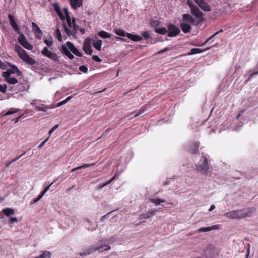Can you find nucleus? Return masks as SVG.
Returning a JSON list of instances; mask_svg holds the SVG:
<instances>
[{"label":"nucleus","mask_w":258,"mask_h":258,"mask_svg":"<svg viewBox=\"0 0 258 258\" xmlns=\"http://www.w3.org/2000/svg\"><path fill=\"white\" fill-rule=\"evenodd\" d=\"M255 211L253 208L237 210L227 212L224 216L230 219H242L251 216Z\"/></svg>","instance_id":"nucleus-1"},{"label":"nucleus","mask_w":258,"mask_h":258,"mask_svg":"<svg viewBox=\"0 0 258 258\" xmlns=\"http://www.w3.org/2000/svg\"><path fill=\"white\" fill-rule=\"evenodd\" d=\"M15 50L19 57L26 63L30 65H34L36 63V61L33 58L30 57L26 51L19 45H16L15 46Z\"/></svg>","instance_id":"nucleus-2"},{"label":"nucleus","mask_w":258,"mask_h":258,"mask_svg":"<svg viewBox=\"0 0 258 258\" xmlns=\"http://www.w3.org/2000/svg\"><path fill=\"white\" fill-rule=\"evenodd\" d=\"M210 165L208 158L205 156L203 157L196 166V170L202 174H205L208 173Z\"/></svg>","instance_id":"nucleus-3"},{"label":"nucleus","mask_w":258,"mask_h":258,"mask_svg":"<svg viewBox=\"0 0 258 258\" xmlns=\"http://www.w3.org/2000/svg\"><path fill=\"white\" fill-rule=\"evenodd\" d=\"M111 247L108 245L106 244H102L101 245H100L97 247H92L89 248L88 250L83 253H81V255H89L92 252L96 251V250H99L100 252H102L103 251L107 250L109 249H110Z\"/></svg>","instance_id":"nucleus-4"},{"label":"nucleus","mask_w":258,"mask_h":258,"mask_svg":"<svg viewBox=\"0 0 258 258\" xmlns=\"http://www.w3.org/2000/svg\"><path fill=\"white\" fill-rule=\"evenodd\" d=\"M19 34V36L18 37V41L19 43L25 48L29 50H32L33 48V45L28 41L23 32H22Z\"/></svg>","instance_id":"nucleus-5"},{"label":"nucleus","mask_w":258,"mask_h":258,"mask_svg":"<svg viewBox=\"0 0 258 258\" xmlns=\"http://www.w3.org/2000/svg\"><path fill=\"white\" fill-rule=\"evenodd\" d=\"M11 67L10 69H8L7 71L3 72L2 75L5 76H11L12 74H16L17 76H21L22 75V73L18 69V67L12 64H9Z\"/></svg>","instance_id":"nucleus-6"},{"label":"nucleus","mask_w":258,"mask_h":258,"mask_svg":"<svg viewBox=\"0 0 258 258\" xmlns=\"http://www.w3.org/2000/svg\"><path fill=\"white\" fill-rule=\"evenodd\" d=\"M191 13L195 17V19H194L195 25L204 21L203 14L198 7L191 11Z\"/></svg>","instance_id":"nucleus-7"},{"label":"nucleus","mask_w":258,"mask_h":258,"mask_svg":"<svg viewBox=\"0 0 258 258\" xmlns=\"http://www.w3.org/2000/svg\"><path fill=\"white\" fill-rule=\"evenodd\" d=\"M167 31H168L167 36L170 37L176 36L180 32V29L177 26L172 24L168 25Z\"/></svg>","instance_id":"nucleus-8"},{"label":"nucleus","mask_w":258,"mask_h":258,"mask_svg":"<svg viewBox=\"0 0 258 258\" xmlns=\"http://www.w3.org/2000/svg\"><path fill=\"white\" fill-rule=\"evenodd\" d=\"M41 54L54 61H58V56L55 52H52L49 50L47 47H45L41 51Z\"/></svg>","instance_id":"nucleus-9"},{"label":"nucleus","mask_w":258,"mask_h":258,"mask_svg":"<svg viewBox=\"0 0 258 258\" xmlns=\"http://www.w3.org/2000/svg\"><path fill=\"white\" fill-rule=\"evenodd\" d=\"M92 40H93L91 39H86L84 43V45H83V49L84 51H85V52L86 54H88L89 55H91L93 52V50L91 48V44H92Z\"/></svg>","instance_id":"nucleus-10"},{"label":"nucleus","mask_w":258,"mask_h":258,"mask_svg":"<svg viewBox=\"0 0 258 258\" xmlns=\"http://www.w3.org/2000/svg\"><path fill=\"white\" fill-rule=\"evenodd\" d=\"M8 17H9V21H10V24L11 26H12V28L15 31V32H16L18 34H19L21 32H22L20 31V30L17 25V23L14 19V17L13 16H12V15L10 14V15H9Z\"/></svg>","instance_id":"nucleus-11"},{"label":"nucleus","mask_w":258,"mask_h":258,"mask_svg":"<svg viewBox=\"0 0 258 258\" xmlns=\"http://www.w3.org/2000/svg\"><path fill=\"white\" fill-rule=\"evenodd\" d=\"M66 45L69 49L76 55L78 56H82V53L75 47L74 44L70 41H68L66 43Z\"/></svg>","instance_id":"nucleus-12"},{"label":"nucleus","mask_w":258,"mask_h":258,"mask_svg":"<svg viewBox=\"0 0 258 258\" xmlns=\"http://www.w3.org/2000/svg\"><path fill=\"white\" fill-rule=\"evenodd\" d=\"M219 228V225H215L211 227H202L198 229V233L207 232L213 230H217Z\"/></svg>","instance_id":"nucleus-13"},{"label":"nucleus","mask_w":258,"mask_h":258,"mask_svg":"<svg viewBox=\"0 0 258 258\" xmlns=\"http://www.w3.org/2000/svg\"><path fill=\"white\" fill-rule=\"evenodd\" d=\"M83 0H70V4L74 10H76L83 5Z\"/></svg>","instance_id":"nucleus-14"},{"label":"nucleus","mask_w":258,"mask_h":258,"mask_svg":"<svg viewBox=\"0 0 258 258\" xmlns=\"http://www.w3.org/2000/svg\"><path fill=\"white\" fill-rule=\"evenodd\" d=\"M69 48L67 45H63L61 47V52L65 54L67 56H68L70 59H73L74 58V56L71 53V52L69 50Z\"/></svg>","instance_id":"nucleus-15"},{"label":"nucleus","mask_w":258,"mask_h":258,"mask_svg":"<svg viewBox=\"0 0 258 258\" xmlns=\"http://www.w3.org/2000/svg\"><path fill=\"white\" fill-rule=\"evenodd\" d=\"M32 30L36 34V37L41 38L42 35V32L38 25L34 22L32 23Z\"/></svg>","instance_id":"nucleus-16"},{"label":"nucleus","mask_w":258,"mask_h":258,"mask_svg":"<svg viewBox=\"0 0 258 258\" xmlns=\"http://www.w3.org/2000/svg\"><path fill=\"white\" fill-rule=\"evenodd\" d=\"M5 78V81L9 84L15 85L18 83V81L15 78L12 77L11 76L2 75Z\"/></svg>","instance_id":"nucleus-17"},{"label":"nucleus","mask_w":258,"mask_h":258,"mask_svg":"<svg viewBox=\"0 0 258 258\" xmlns=\"http://www.w3.org/2000/svg\"><path fill=\"white\" fill-rule=\"evenodd\" d=\"M73 28L75 33H77L78 31H79L82 34H84L85 32V29L83 28L80 27L76 24V20L75 19H73Z\"/></svg>","instance_id":"nucleus-18"},{"label":"nucleus","mask_w":258,"mask_h":258,"mask_svg":"<svg viewBox=\"0 0 258 258\" xmlns=\"http://www.w3.org/2000/svg\"><path fill=\"white\" fill-rule=\"evenodd\" d=\"M183 21L190 23L192 25H195V19L189 14H183L182 15Z\"/></svg>","instance_id":"nucleus-19"},{"label":"nucleus","mask_w":258,"mask_h":258,"mask_svg":"<svg viewBox=\"0 0 258 258\" xmlns=\"http://www.w3.org/2000/svg\"><path fill=\"white\" fill-rule=\"evenodd\" d=\"M126 37L129 39H131V40L134 41L135 42L140 41L142 40V38L140 36L134 35L129 33H127Z\"/></svg>","instance_id":"nucleus-20"},{"label":"nucleus","mask_w":258,"mask_h":258,"mask_svg":"<svg viewBox=\"0 0 258 258\" xmlns=\"http://www.w3.org/2000/svg\"><path fill=\"white\" fill-rule=\"evenodd\" d=\"M53 6L54 9L55 11L56 12V13H57V14L58 15L59 18L62 20H63L64 19V16L60 10V7H59L58 4L54 3L53 4Z\"/></svg>","instance_id":"nucleus-21"},{"label":"nucleus","mask_w":258,"mask_h":258,"mask_svg":"<svg viewBox=\"0 0 258 258\" xmlns=\"http://www.w3.org/2000/svg\"><path fill=\"white\" fill-rule=\"evenodd\" d=\"M180 27L182 31L185 33L189 32L191 29L190 25L185 23H181L180 25Z\"/></svg>","instance_id":"nucleus-22"},{"label":"nucleus","mask_w":258,"mask_h":258,"mask_svg":"<svg viewBox=\"0 0 258 258\" xmlns=\"http://www.w3.org/2000/svg\"><path fill=\"white\" fill-rule=\"evenodd\" d=\"M204 11L210 12L211 10V6L208 5L205 1L201 4L199 6Z\"/></svg>","instance_id":"nucleus-23"},{"label":"nucleus","mask_w":258,"mask_h":258,"mask_svg":"<svg viewBox=\"0 0 258 258\" xmlns=\"http://www.w3.org/2000/svg\"><path fill=\"white\" fill-rule=\"evenodd\" d=\"M209 48H207L205 49V50H202L200 48H192L190 49V52L188 53V55H192V54H197V53H200L205 50H209Z\"/></svg>","instance_id":"nucleus-24"},{"label":"nucleus","mask_w":258,"mask_h":258,"mask_svg":"<svg viewBox=\"0 0 258 258\" xmlns=\"http://www.w3.org/2000/svg\"><path fill=\"white\" fill-rule=\"evenodd\" d=\"M64 10H65V15H66V21H67V24L70 27H73V21H72L71 18L69 15V14L67 10L64 9Z\"/></svg>","instance_id":"nucleus-25"},{"label":"nucleus","mask_w":258,"mask_h":258,"mask_svg":"<svg viewBox=\"0 0 258 258\" xmlns=\"http://www.w3.org/2000/svg\"><path fill=\"white\" fill-rule=\"evenodd\" d=\"M2 212L5 214L6 216H10L14 214L15 211L13 209L7 208L4 209Z\"/></svg>","instance_id":"nucleus-26"},{"label":"nucleus","mask_w":258,"mask_h":258,"mask_svg":"<svg viewBox=\"0 0 258 258\" xmlns=\"http://www.w3.org/2000/svg\"><path fill=\"white\" fill-rule=\"evenodd\" d=\"M114 32L116 35L120 36H122V37H125V36L126 37V34L127 33H126L125 32V31H124L121 29H114Z\"/></svg>","instance_id":"nucleus-27"},{"label":"nucleus","mask_w":258,"mask_h":258,"mask_svg":"<svg viewBox=\"0 0 258 258\" xmlns=\"http://www.w3.org/2000/svg\"><path fill=\"white\" fill-rule=\"evenodd\" d=\"M51 253L48 251H44L41 254L34 258H50Z\"/></svg>","instance_id":"nucleus-28"},{"label":"nucleus","mask_w":258,"mask_h":258,"mask_svg":"<svg viewBox=\"0 0 258 258\" xmlns=\"http://www.w3.org/2000/svg\"><path fill=\"white\" fill-rule=\"evenodd\" d=\"M155 31L156 32L161 35H165L167 33V30L165 27L156 28Z\"/></svg>","instance_id":"nucleus-29"},{"label":"nucleus","mask_w":258,"mask_h":258,"mask_svg":"<svg viewBox=\"0 0 258 258\" xmlns=\"http://www.w3.org/2000/svg\"><path fill=\"white\" fill-rule=\"evenodd\" d=\"M36 108L37 111H46L47 109H50L52 107L43 104H40L38 106H36Z\"/></svg>","instance_id":"nucleus-30"},{"label":"nucleus","mask_w":258,"mask_h":258,"mask_svg":"<svg viewBox=\"0 0 258 258\" xmlns=\"http://www.w3.org/2000/svg\"><path fill=\"white\" fill-rule=\"evenodd\" d=\"M63 28H64L65 32L67 33V34L69 36L73 35L75 37H76V34L75 33V32L74 31V30L71 31L68 28V27L66 26V25L64 24H63Z\"/></svg>","instance_id":"nucleus-31"},{"label":"nucleus","mask_w":258,"mask_h":258,"mask_svg":"<svg viewBox=\"0 0 258 258\" xmlns=\"http://www.w3.org/2000/svg\"><path fill=\"white\" fill-rule=\"evenodd\" d=\"M63 28H64L65 32L67 33V34L69 36L73 35L75 37H76V34L75 33V32L74 31V30L71 31L68 28V27L66 26V25L64 24H63Z\"/></svg>","instance_id":"nucleus-32"},{"label":"nucleus","mask_w":258,"mask_h":258,"mask_svg":"<svg viewBox=\"0 0 258 258\" xmlns=\"http://www.w3.org/2000/svg\"><path fill=\"white\" fill-rule=\"evenodd\" d=\"M93 46L98 50H100L102 46V41L98 40L93 43Z\"/></svg>","instance_id":"nucleus-33"},{"label":"nucleus","mask_w":258,"mask_h":258,"mask_svg":"<svg viewBox=\"0 0 258 258\" xmlns=\"http://www.w3.org/2000/svg\"><path fill=\"white\" fill-rule=\"evenodd\" d=\"M98 35L102 38H109L111 36L110 34L104 31H100L98 33Z\"/></svg>","instance_id":"nucleus-34"},{"label":"nucleus","mask_w":258,"mask_h":258,"mask_svg":"<svg viewBox=\"0 0 258 258\" xmlns=\"http://www.w3.org/2000/svg\"><path fill=\"white\" fill-rule=\"evenodd\" d=\"M151 202L152 203H154L156 205H159L161 203H164L165 202V200H162L160 199H152L151 200Z\"/></svg>","instance_id":"nucleus-35"},{"label":"nucleus","mask_w":258,"mask_h":258,"mask_svg":"<svg viewBox=\"0 0 258 258\" xmlns=\"http://www.w3.org/2000/svg\"><path fill=\"white\" fill-rule=\"evenodd\" d=\"M96 165L95 163H92L91 164H84L81 166H78L76 168V170H79L83 168H85L90 166H94Z\"/></svg>","instance_id":"nucleus-36"},{"label":"nucleus","mask_w":258,"mask_h":258,"mask_svg":"<svg viewBox=\"0 0 258 258\" xmlns=\"http://www.w3.org/2000/svg\"><path fill=\"white\" fill-rule=\"evenodd\" d=\"M55 35H56L57 40L59 41H61L62 40V37H61V32H60L59 29L58 28H57L55 30Z\"/></svg>","instance_id":"nucleus-37"},{"label":"nucleus","mask_w":258,"mask_h":258,"mask_svg":"<svg viewBox=\"0 0 258 258\" xmlns=\"http://www.w3.org/2000/svg\"><path fill=\"white\" fill-rule=\"evenodd\" d=\"M72 98L71 96H69L67 97L65 100H62L59 102H58L57 104V107L60 106L64 104H66L68 101H69Z\"/></svg>","instance_id":"nucleus-38"},{"label":"nucleus","mask_w":258,"mask_h":258,"mask_svg":"<svg viewBox=\"0 0 258 258\" xmlns=\"http://www.w3.org/2000/svg\"><path fill=\"white\" fill-rule=\"evenodd\" d=\"M72 98L71 96H69L67 97L65 100H62L59 102H58L57 104V107L60 106L64 104H66L68 101H69Z\"/></svg>","instance_id":"nucleus-39"},{"label":"nucleus","mask_w":258,"mask_h":258,"mask_svg":"<svg viewBox=\"0 0 258 258\" xmlns=\"http://www.w3.org/2000/svg\"><path fill=\"white\" fill-rule=\"evenodd\" d=\"M200 145L199 142H196L194 144V149L192 152V154H198L199 153V150L198 148Z\"/></svg>","instance_id":"nucleus-40"},{"label":"nucleus","mask_w":258,"mask_h":258,"mask_svg":"<svg viewBox=\"0 0 258 258\" xmlns=\"http://www.w3.org/2000/svg\"><path fill=\"white\" fill-rule=\"evenodd\" d=\"M187 4L188 6V7H189L191 11H192L193 10H194L195 9H196V8H197V7L196 6L192 4V2L190 0L187 1Z\"/></svg>","instance_id":"nucleus-41"},{"label":"nucleus","mask_w":258,"mask_h":258,"mask_svg":"<svg viewBox=\"0 0 258 258\" xmlns=\"http://www.w3.org/2000/svg\"><path fill=\"white\" fill-rule=\"evenodd\" d=\"M7 89V86L6 84H0V92L5 93H6Z\"/></svg>","instance_id":"nucleus-42"},{"label":"nucleus","mask_w":258,"mask_h":258,"mask_svg":"<svg viewBox=\"0 0 258 258\" xmlns=\"http://www.w3.org/2000/svg\"><path fill=\"white\" fill-rule=\"evenodd\" d=\"M223 30H221L218 32H217L216 33H215L214 34H213L212 36H211L209 39H208L205 42L204 44H203L202 45H204L205 44H206L210 39H212V38H213L215 36H216V35H217L218 33H219L220 32H222Z\"/></svg>","instance_id":"nucleus-43"},{"label":"nucleus","mask_w":258,"mask_h":258,"mask_svg":"<svg viewBox=\"0 0 258 258\" xmlns=\"http://www.w3.org/2000/svg\"><path fill=\"white\" fill-rule=\"evenodd\" d=\"M79 70L84 73H86L88 72V68L85 66H81L79 68Z\"/></svg>","instance_id":"nucleus-44"},{"label":"nucleus","mask_w":258,"mask_h":258,"mask_svg":"<svg viewBox=\"0 0 258 258\" xmlns=\"http://www.w3.org/2000/svg\"><path fill=\"white\" fill-rule=\"evenodd\" d=\"M92 59L95 61L100 62L101 61V58L97 55H93L92 57Z\"/></svg>","instance_id":"nucleus-45"},{"label":"nucleus","mask_w":258,"mask_h":258,"mask_svg":"<svg viewBox=\"0 0 258 258\" xmlns=\"http://www.w3.org/2000/svg\"><path fill=\"white\" fill-rule=\"evenodd\" d=\"M142 36L146 39H148L150 38V34L149 33L145 31L142 33Z\"/></svg>","instance_id":"nucleus-46"},{"label":"nucleus","mask_w":258,"mask_h":258,"mask_svg":"<svg viewBox=\"0 0 258 258\" xmlns=\"http://www.w3.org/2000/svg\"><path fill=\"white\" fill-rule=\"evenodd\" d=\"M258 75V71H255L254 72H253L249 77L248 79H247V80L246 81V82H248L249 81H250L251 78L255 75Z\"/></svg>","instance_id":"nucleus-47"},{"label":"nucleus","mask_w":258,"mask_h":258,"mask_svg":"<svg viewBox=\"0 0 258 258\" xmlns=\"http://www.w3.org/2000/svg\"><path fill=\"white\" fill-rule=\"evenodd\" d=\"M58 124L55 125L53 127H52L49 131V134H51L58 127Z\"/></svg>","instance_id":"nucleus-48"},{"label":"nucleus","mask_w":258,"mask_h":258,"mask_svg":"<svg viewBox=\"0 0 258 258\" xmlns=\"http://www.w3.org/2000/svg\"><path fill=\"white\" fill-rule=\"evenodd\" d=\"M24 114H22L21 115H20L19 117H16L15 119H12V121H15V123H17V122H18V121L19 120H21V119L22 118H24L23 116V115Z\"/></svg>","instance_id":"nucleus-49"},{"label":"nucleus","mask_w":258,"mask_h":258,"mask_svg":"<svg viewBox=\"0 0 258 258\" xmlns=\"http://www.w3.org/2000/svg\"><path fill=\"white\" fill-rule=\"evenodd\" d=\"M48 139H49V137H48L45 140H44L42 142H41L40 143V144L38 146V148L41 149L45 145L46 142L48 141Z\"/></svg>","instance_id":"nucleus-50"},{"label":"nucleus","mask_w":258,"mask_h":258,"mask_svg":"<svg viewBox=\"0 0 258 258\" xmlns=\"http://www.w3.org/2000/svg\"><path fill=\"white\" fill-rule=\"evenodd\" d=\"M44 43L46 44L47 46H50L52 44V41L45 39L44 41Z\"/></svg>","instance_id":"nucleus-51"},{"label":"nucleus","mask_w":258,"mask_h":258,"mask_svg":"<svg viewBox=\"0 0 258 258\" xmlns=\"http://www.w3.org/2000/svg\"><path fill=\"white\" fill-rule=\"evenodd\" d=\"M114 178H111L107 182L103 184L101 186L100 188H102L103 187L108 185V184L110 183L113 180H114Z\"/></svg>","instance_id":"nucleus-52"},{"label":"nucleus","mask_w":258,"mask_h":258,"mask_svg":"<svg viewBox=\"0 0 258 258\" xmlns=\"http://www.w3.org/2000/svg\"><path fill=\"white\" fill-rule=\"evenodd\" d=\"M10 222L13 223L14 222H17L18 220L17 217H11L10 219Z\"/></svg>","instance_id":"nucleus-53"},{"label":"nucleus","mask_w":258,"mask_h":258,"mask_svg":"<svg viewBox=\"0 0 258 258\" xmlns=\"http://www.w3.org/2000/svg\"><path fill=\"white\" fill-rule=\"evenodd\" d=\"M170 50V49L168 48V47H166L165 48H164L163 49L160 50V51H159L157 54H161V53H163V52H165V51H167L168 50Z\"/></svg>","instance_id":"nucleus-54"},{"label":"nucleus","mask_w":258,"mask_h":258,"mask_svg":"<svg viewBox=\"0 0 258 258\" xmlns=\"http://www.w3.org/2000/svg\"><path fill=\"white\" fill-rule=\"evenodd\" d=\"M16 159H13L11 161L6 163V167H8L12 163L15 162Z\"/></svg>","instance_id":"nucleus-55"},{"label":"nucleus","mask_w":258,"mask_h":258,"mask_svg":"<svg viewBox=\"0 0 258 258\" xmlns=\"http://www.w3.org/2000/svg\"><path fill=\"white\" fill-rule=\"evenodd\" d=\"M115 38L116 40H119V41H122V42H126V39L123 38H121V37L116 36V37H115Z\"/></svg>","instance_id":"nucleus-56"},{"label":"nucleus","mask_w":258,"mask_h":258,"mask_svg":"<svg viewBox=\"0 0 258 258\" xmlns=\"http://www.w3.org/2000/svg\"><path fill=\"white\" fill-rule=\"evenodd\" d=\"M195 2L199 6L200 5H201L202 3H203L205 0H194Z\"/></svg>","instance_id":"nucleus-57"},{"label":"nucleus","mask_w":258,"mask_h":258,"mask_svg":"<svg viewBox=\"0 0 258 258\" xmlns=\"http://www.w3.org/2000/svg\"><path fill=\"white\" fill-rule=\"evenodd\" d=\"M17 112H18V110L15 109H11L9 111H7L6 113H17Z\"/></svg>","instance_id":"nucleus-58"},{"label":"nucleus","mask_w":258,"mask_h":258,"mask_svg":"<svg viewBox=\"0 0 258 258\" xmlns=\"http://www.w3.org/2000/svg\"><path fill=\"white\" fill-rule=\"evenodd\" d=\"M109 214H110V213H108L107 214H106V215H105L103 216L101 218L100 220H101V221H104L106 219L107 216Z\"/></svg>","instance_id":"nucleus-59"},{"label":"nucleus","mask_w":258,"mask_h":258,"mask_svg":"<svg viewBox=\"0 0 258 258\" xmlns=\"http://www.w3.org/2000/svg\"><path fill=\"white\" fill-rule=\"evenodd\" d=\"M6 65L0 60V69H5Z\"/></svg>","instance_id":"nucleus-60"},{"label":"nucleus","mask_w":258,"mask_h":258,"mask_svg":"<svg viewBox=\"0 0 258 258\" xmlns=\"http://www.w3.org/2000/svg\"><path fill=\"white\" fill-rule=\"evenodd\" d=\"M53 184V182H52L50 184H49V185H48L47 186H46V187L45 188V189H44V190H45V191L47 192V191L49 190V188H50V186H51Z\"/></svg>","instance_id":"nucleus-61"},{"label":"nucleus","mask_w":258,"mask_h":258,"mask_svg":"<svg viewBox=\"0 0 258 258\" xmlns=\"http://www.w3.org/2000/svg\"><path fill=\"white\" fill-rule=\"evenodd\" d=\"M38 201H39L37 199V198H36V199H34L33 200V201H32L30 203V204L31 205L33 204H35L36 203H37Z\"/></svg>","instance_id":"nucleus-62"},{"label":"nucleus","mask_w":258,"mask_h":258,"mask_svg":"<svg viewBox=\"0 0 258 258\" xmlns=\"http://www.w3.org/2000/svg\"><path fill=\"white\" fill-rule=\"evenodd\" d=\"M215 209V205H212L211 207L210 208V209H209V212H211L213 210H214Z\"/></svg>","instance_id":"nucleus-63"},{"label":"nucleus","mask_w":258,"mask_h":258,"mask_svg":"<svg viewBox=\"0 0 258 258\" xmlns=\"http://www.w3.org/2000/svg\"><path fill=\"white\" fill-rule=\"evenodd\" d=\"M26 154V152H24L23 153H22L21 155H20V156H19L18 157H17V158H15V159H16V161L17 160H18L19 158H20L22 156H23V155H24L25 154Z\"/></svg>","instance_id":"nucleus-64"}]
</instances>
